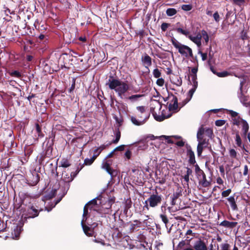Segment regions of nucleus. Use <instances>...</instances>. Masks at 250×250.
<instances>
[{
    "mask_svg": "<svg viewBox=\"0 0 250 250\" xmlns=\"http://www.w3.org/2000/svg\"><path fill=\"white\" fill-rule=\"evenodd\" d=\"M97 203L96 199H94L89 202L86 204L83 208V218L81 221V225L83 229V231L85 234L89 236L92 235L93 231L91 229V228H94L97 227L98 224L96 223H94L92 225L87 223L88 225L90 226V227L85 225V222L86 221L87 217L89 216V210L91 211L92 210H96Z\"/></svg>",
    "mask_w": 250,
    "mask_h": 250,
    "instance_id": "1",
    "label": "nucleus"
},
{
    "mask_svg": "<svg viewBox=\"0 0 250 250\" xmlns=\"http://www.w3.org/2000/svg\"><path fill=\"white\" fill-rule=\"evenodd\" d=\"M110 89L114 90L119 97L123 98L125 93L128 90V84L124 81L110 77L106 83Z\"/></svg>",
    "mask_w": 250,
    "mask_h": 250,
    "instance_id": "2",
    "label": "nucleus"
},
{
    "mask_svg": "<svg viewBox=\"0 0 250 250\" xmlns=\"http://www.w3.org/2000/svg\"><path fill=\"white\" fill-rule=\"evenodd\" d=\"M110 89L114 90L119 97L123 98L125 93L128 90V84L124 81L110 77L106 83Z\"/></svg>",
    "mask_w": 250,
    "mask_h": 250,
    "instance_id": "3",
    "label": "nucleus"
},
{
    "mask_svg": "<svg viewBox=\"0 0 250 250\" xmlns=\"http://www.w3.org/2000/svg\"><path fill=\"white\" fill-rule=\"evenodd\" d=\"M157 105L154 108L157 107V108L161 109L162 107V105L160 103L156 102ZM178 107V99L176 97H173L172 98V100L170 101V103L168 105V110L166 108V110H163L161 113V114H158L155 111V109H154L152 111V114L154 116L155 119L158 121H162L165 119L168 118L171 116V114H169L168 115H166L165 114L166 111H175L177 110Z\"/></svg>",
    "mask_w": 250,
    "mask_h": 250,
    "instance_id": "4",
    "label": "nucleus"
},
{
    "mask_svg": "<svg viewBox=\"0 0 250 250\" xmlns=\"http://www.w3.org/2000/svg\"><path fill=\"white\" fill-rule=\"evenodd\" d=\"M171 42L172 45L176 48L179 53L186 58L192 57L193 54L192 49L188 46L182 44L174 38L171 39Z\"/></svg>",
    "mask_w": 250,
    "mask_h": 250,
    "instance_id": "5",
    "label": "nucleus"
},
{
    "mask_svg": "<svg viewBox=\"0 0 250 250\" xmlns=\"http://www.w3.org/2000/svg\"><path fill=\"white\" fill-rule=\"evenodd\" d=\"M204 129L203 127H200L197 133V139L198 142L197 150L198 156L201 155L203 149L208 147V139L204 136Z\"/></svg>",
    "mask_w": 250,
    "mask_h": 250,
    "instance_id": "6",
    "label": "nucleus"
},
{
    "mask_svg": "<svg viewBox=\"0 0 250 250\" xmlns=\"http://www.w3.org/2000/svg\"><path fill=\"white\" fill-rule=\"evenodd\" d=\"M162 198V195L159 194L157 192H156L155 194H151L145 201L144 208L148 210L149 207L155 208L157 207L161 204Z\"/></svg>",
    "mask_w": 250,
    "mask_h": 250,
    "instance_id": "7",
    "label": "nucleus"
},
{
    "mask_svg": "<svg viewBox=\"0 0 250 250\" xmlns=\"http://www.w3.org/2000/svg\"><path fill=\"white\" fill-rule=\"evenodd\" d=\"M137 109L140 112L141 114L144 115V117H140L141 119L138 120L134 117H131V121L132 123L136 125H141L145 123L147 119L148 118V114L146 113L145 107L144 106H140L137 107Z\"/></svg>",
    "mask_w": 250,
    "mask_h": 250,
    "instance_id": "8",
    "label": "nucleus"
},
{
    "mask_svg": "<svg viewBox=\"0 0 250 250\" xmlns=\"http://www.w3.org/2000/svg\"><path fill=\"white\" fill-rule=\"evenodd\" d=\"M197 76L195 75H191V81L190 83L192 84V88L189 90L188 93V97H187L186 99L184 100V102L182 104V106L186 104L187 103H188L190 99H191L192 95L194 92L196 90V89L198 86V82L197 81Z\"/></svg>",
    "mask_w": 250,
    "mask_h": 250,
    "instance_id": "9",
    "label": "nucleus"
},
{
    "mask_svg": "<svg viewBox=\"0 0 250 250\" xmlns=\"http://www.w3.org/2000/svg\"><path fill=\"white\" fill-rule=\"evenodd\" d=\"M228 112L231 117L232 122L233 125L239 126L240 124H243V127L246 128V124L244 122V120L239 116L238 113L231 110H228Z\"/></svg>",
    "mask_w": 250,
    "mask_h": 250,
    "instance_id": "10",
    "label": "nucleus"
},
{
    "mask_svg": "<svg viewBox=\"0 0 250 250\" xmlns=\"http://www.w3.org/2000/svg\"><path fill=\"white\" fill-rule=\"evenodd\" d=\"M193 246L195 250H208L207 244L203 240L200 238L195 241Z\"/></svg>",
    "mask_w": 250,
    "mask_h": 250,
    "instance_id": "11",
    "label": "nucleus"
},
{
    "mask_svg": "<svg viewBox=\"0 0 250 250\" xmlns=\"http://www.w3.org/2000/svg\"><path fill=\"white\" fill-rule=\"evenodd\" d=\"M212 72L215 75H216L219 77H226L229 76H234L236 77L240 78V76L238 75L234 71H223L221 72H216L215 70L213 69H211Z\"/></svg>",
    "mask_w": 250,
    "mask_h": 250,
    "instance_id": "12",
    "label": "nucleus"
},
{
    "mask_svg": "<svg viewBox=\"0 0 250 250\" xmlns=\"http://www.w3.org/2000/svg\"><path fill=\"white\" fill-rule=\"evenodd\" d=\"M112 162L110 160H107L104 159L102 162L101 167L105 169L111 176H113V169L110 167Z\"/></svg>",
    "mask_w": 250,
    "mask_h": 250,
    "instance_id": "13",
    "label": "nucleus"
},
{
    "mask_svg": "<svg viewBox=\"0 0 250 250\" xmlns=\"http://www.w3.org/2000/svg\"><path fill=\"white\" fill-rule=\"evenodd\" d=\"M26 218H34L39 214L38 210L33 206L28 207L25 214Z\"/></svg>",
    "mask_w": 250,
    "mask_h": 250,
    "instance_id": "14",
    "label": "nucleus"
},
{
    "mask_svg": "<svg viewBox=\"0 0 250 250\" xmlns=\"http://www.w3.org/2000/svg\"><path fill=\"white\" fill-rule=\"evenodd\" d=\"M78 172L79 171L76 173L71 172L69 173L64 171L62 173V179L65 182H70L74 179Z\"/></svg>",
    "mask_w": 250,
    "mask_h": 250,
    "instance_id": "15",
    "label": "nucleus"
},
{
    "mask_svg": "<svg viewBox=\"0 0 250 250\" xmlns=\"http://www.w3.org/2000/svg\"><path fill=\"white\" fill-rule=\"evenodd\" d=\"M141 61L146 68H148L152 64V59L147 54H144L141 58Z\"/></svg>",
    "mask_w": 250,
    "mask_h": 250,
    "instance_id": "16",
    "label": "nucleus"
},
{
    "mask_svg": "<svg viewBox=\"0 0 250 250\" xmlns=\"http://www.w3.org/2000/svg\"><path fill=\"white\" fill-rule=\"evenodd\" d=\"M188 38L194 42L198 47L201 46L202 36L200 34H198L196 36H188Z\"/></svg>",
    "mask_w": 250,
    "mask_h": 250,
    "instance_id": "17",
    "label": "nucleus"
},
{
    "mask_svg": "<svg viewBox=\"0 0 250 250\" xmlns=\"http://www.w3.org/2000/svg\"><path fill=\"white\" fill-rule=\"evenodd\" d=\"M237 223L235 222H229L227 220L222 221L220 225L228 228H233L236 226Z\"/></svg>",
    "mask_w": 250,
    "mask_h": 250,
    "instance_id": "18",
    "label": "nucleus"
},
{
    "mask_svg": "<svg viewBox=\"0 0 250 250\" xmlns=\"http://www.w3.org/2000/svg\"><path fill=\"white\" fill-rule=\"evenodd\" d=\"M196 233L193 232L191 229H188L185 234V240L190 242L194 237H195Z\"/></svg>",
    "mask_w": 250,
    "mask_h": 250,
    "instance_id": "19",
    "label": "nucleus"
},
{
    "mask_svg": "<svg viewBox=\"0 0 250 250\" xmlns=\"http://www.w3.org/2000/svg\"><path fill=\"white\" fill-rule=\"evenodd\" d=\"M21 231V228L17 226L12 233V238L13 239H18Z\"/></svg>",
    "mask_w": 250,
    "mask_h": 250,
    "instance_id": "20",
    "label": "nucleus"
},
{
    "mask_svg": "<svg viewBox=\"0 0 250 250\" xmlns=\"http://www.w3.org/2000/svg\"><path fill=\"white\" fill-rule=\"evenodd\" d=\"M186 174L183 176V178L188 185V183L189 181V176L191 175L192 171L188 167H186Z\"/></svg>",
    "mask_w": 250,
    "mask_h": 250,
    "instance_id": "21",
    "label": "nucleus"
},
{
    "mask_svg": "<svg viewBox=\"0 0 250 250\" xmlns=\"http://www.w3.org/2000/svg\"><path fill=\"white\" fill-rule=\"evenodd\" d=\"M199 181V184L203 187H208L210 185V182L207 180L206 175H203V177L200 178Z\"/></svg>",
    "mask_w": 250,
    "mask_h": 250,
    "instance_id": "22",
    "label": "nucleus"
},
{
    "mask_svg": "<svg viewBox=\"0 0 250 250\" xmlns=\"http://www.w3.org/2000/svg\"><path fill=\"white\" fill-rule=\"evenodd\" d=\"M235 141L236 142V144L238 146H239L241 148L244 147V146L243 145L242 143L241 138L238 132H237L236 133Z\"/></svg>",
    "mask_w": 250,
    "mask_h": 250,
    "instance_id": "23",
    "label": "nucleus"
},
{
    "mask_svg": "<svg viewBox=\"0 0 250 250\" xmlns=\"http://www.w3.org/2000/svg\"><path fill=\"white\" fill-rule=\"evenodd\" d=\"M71 165L69 160L66 158H63L60 161V167H67Z\"/></svg>",
    "mask_w": 250,
    "mask_h": 250,
    "instance_id": "24",
    "label": "nucleus"
},
{
    "mask_svg": "<svg viewBox=\"0 0 250 250\" xmlns=\"http://www.w3.org/2000/svg\"><path fill=\"white\" fill-rule=\"evenodd\" d=\"M228 201L230 203L231 208L233 210H235L237 208V206L235 203L234 197L233 196H230L228 199Z\"/></svg>",
    "mask_w": 250,
    "mask_h": 250,
    "instance_id": "25",
    "label": "nucleus"
},
{
    "mask_svg": "<svg viewBox=\"0 0 250 250\" xmlns=\"http://www.w3.org/2000/svg\"><path fill=\"white\" fill-rule=\"evenodd\" d=\"M172 83L177 86H180L182 85V81L180 77L176 76L172 78Z\"/></svg>",
    "mask_w": 250,
    "mask_h": 250,
    "instance_id": "26",
    "label": "nucleus"
},
{
    "mask_svg": "<svg viewBox=\"0 0 250 250\" xmlns=\"http://www.w3.org/2000/svg\"><path fill=\"white\" fill-rule=\"evenodd\" d=\"M204 136H207L209 138H211L212 136L213 135V131L212 130L209 128H204Z\"/></svg>",
    "mask_w": 250,
    "mask_h": 250,
    "instance_id": "27",
    "label": "nucleus"
},
{
    "mask_svg": "<svg viewBox=\"0 0 250 250\" xmlns=\"http://www.w3.org/2000/svg\"><path fill=\"white\" fill-rule=\"evenodd\" d=\"M143 96V95L136 94L129 96L128 99L132 102H134L138 101L141 97Z\"/></svg>",
    "mask_w": 250,
    "mask_h": 250,
    "instance_id": "28",
    "label": "nucleus"
},
{
    "mask_svg": "<svg viewBox=\"0 0 250 250\" xmlns=\"http://www.w3.org/2000/svg\"><path fill=\"white\" fill-rule=\"evenodd\" d=\"M217 250H230V245L227 243H222L218 247Z\"/></svg>",
    "mask_w": 250,
    "mask_h": 250,
    "instance_id": "29",
    "label": "nucleus"
},
{
    "mask_svg": "<svg viewBox=\"0 0 250 250\" xmlns=\"http://www.w3.org/2000/svg\"><path fill=\"white\" fill-rule=\"evenodd\" d=\"M244 122L246 123V128H244L243 127V124H240V126L239 127H241L242 128V131L243 132V133L244 134V135L246 136L248 130H249V125L248 124V123L246 121L244 120Z\"/></svg>",
    "mask_w": 250,
    "mask_h": 250,
    "instance_id": "30",
    "label": "nucleus"
},
{
    "mask_svg": "<svg viewBox=\"0 0 250 250\" xmlns=\"http://www.w3.org/2000/svg\"><path fill=\"white\" fill-rule=\"evenodd\" d=\"M177 13V10L174 8H168L166 10V14L168 16H172Z\"/></svg>",
    "mask_w": 250,
    "mask_h": 250,
    "instance_id": "31",
    "label": "nucleus"
},
{
    "mask_svg": "<svg viewBox=\"0 0 250 250\" xmlns=\"http://www.w3.org/2000/svg\"><path fill=\"white\" fill-rule=\"evenodd\" d=\"M200 34L202 37H203L206 43L207 44L209 41V37L207 32L205 30H203L201 31V34Z\"/></svg>",
    "mask_w": 250,
    "mask_h": 250,
    "instance_id": "32",
    "label": "nucleus"
},
{
    "mask_svg": "<svg viewBox=\"0 0 250 250\" xmlns=\"http://www.w3.org/2000/svg\"><path fill=\"white\" fill-rule=\"evenodd\" d=\"M188 155L189 157L190 163H191V164L194 163L195 162V157H194V152L190 150L188 152Z\"/></svg>",
    "mask_w": 250,
    "mask_h": 250,
    "instance_id": "33",
    "label": "nucleus"
},
{
    "mask_svg": "<svg viewBox=\"0 0 250 250\" xmlns=\"http://www.w3.org/2000/svg\"><path fill=\"white\" fill-rule=\"evenodd\" d=\"M176 31L178 33H181V34H182L183 35H184L186 36L187 37H188V36H190L189 35V32L187 30H184L182 28H178L176 29Z\"/></svg>",
    "mask_w": 250,
    "mask_h": 250,
    "instance_id": "34",
    "label": "nucleus"
},
{
    "mask_svg": "<svg viewBox=\"0 0 250 250\" xmlns=\"http://www.w3.org/2000/svg\"><path fill=\"white\" fill-rule=\"evenodd\" d=\"M115 136V139L113 140L111 143L116 144L118 143L121 137V133L119 130L116 132Z\"/></svg>",
    "mask_w": 250,
    "mask_h": 250,
    "instance_id": "35",
    "label": "nucleus"
},
{
    "mask_svg": "<svg viewBox=\"0 0 250 250\" xmlns=\"http://www.w3.org/2000/svg\"><path fill=\"white\" fill-rule=\"evenodd\" d=\"M36 130L38 134L39 137H42L43 136V134L42 132L41 128L38 124H36Z\"/></svg>",
    "mask_w": 250,
    "mask_h": 250,
    "instance_id": "36",
    "label": "nucleus"
},
{
    "mask_svg": "<svg viewBox=\"0 0 250 250\" xmlns=\"http://www.w3.org/2000/svg\"><path fill=\"white\" fill-rule=\"evenodd\" d=\"M95 160L93 157L90 159L86 158L84 160V164L87 166L91 165Z\"/></svg>",
    "mask_w": 250,
    "mask_h": 250,
    "instance_id": "37",
    "label": "nucleus"
},
{
    "mask_svg": "<svg viewBox=\"0 0 250 250\" xmlns=\"http://www.w3.org/2000/svg\"><path fill=\"white\" fill-rule=\"evenodd\" d=\"M153 75L155 78H159L161 75V73L158 69L156 68L153 71Z\"/></svg>",
    "mask_w": 250,
    "mask_h": 250,
    "instance_id": "38",
    "label": "nucleus"
},
{
    "mask_svg": "<svg viewBox=\"0 0 250 250\" xmlns=\"http://www.w3.org/2000/svg\"><path fill=\"white\" fill-rule=\"evenodd\" d=\"M181 8L183 10L188 11L191 10L192 7L190 4H184L182 6Z\"/></svg>",
    "mask_w": 250,
    "mask_h": 250,
    "instance_id": "39",
    "label": "nucleus"
},
{
    "mask_svg": "<svg viewBox=\"0 0 250 250\" xmlns=\"http://www.w3.org/2000/svg\"><path fill=\"white\" fill-rule=\"evenodd\" d=\"M160 218H161L162 221L165 223L166 226L167 227V224L168 223V220L165 214H160Z\"/></svg>",
    "mask_w": 250,
    "mask_h": 250,
    "instance_id": "40",
    "label": "nucleus"
},
{
    "mask_svg": "<svg viewBox=\"0 0 250 250\" xmlns=\"http://www.w3.org/2000/svg\"><path fill=\"white\" fill-rule=\"evenodd\" d=\"M226 123L225 120H218L215 121V125L217 126H221L223 125Z\"/></svg>",
    "mask_w": 250,
    "mask_h": 250,
    "instance_id": "41",
    "label": "nucleus"
},
{
    "mask_svg": "<svg viewBox=\"0 0 250 250\" xmlns=\"http://www.w3.org/2000/svg\"><path fill=\"white\" fill-rule=\"evenodd\" d=\"M101 153V151L100 150L97 148L94 150V153L92 157L94 159H96V158L100 155Z\"/></svg>",
    "mask_w": 250,
    "mask_h": 250,
    "instance_id": "42",
    "label": "nucleus"
},
{
    "mask_svg": "<svg viewBox=\"0 0 250 250\" xmlns=\"http://www.w3.org/2000/svg\"><path fill=\"white\" fill-rule=\"evenodd\" d=\"M229 155L232 158H236L237 156V152L234 149H230L229 151Z\"/></svg>",
    "mask_w": 250,
    "mask_h": 250,
    "instance_id": "43",
    "label": "nucleus"
},
{
    "mask_svg": "<svg viewBox=\"0 0 250 250\" xmlns=\"http://www.w3.org/2000/svg\"><path fill=\"white\" fill-rule=\"evenodd\" d=\"M231 190L230 189H227L226 190L223 191L222 192V196L223 197H227L231 193Z\"/></svg>",
    "mask_w": 250,
    "mask_h": 250,
    "instance_id": "44",
    "label": "nucleus"
},
{
    "mask_svg": "<svg viewBox=\"0 0 250 250\" xmlns=\"http://www.w3.org/2000/svg\"><path fill=\"white\" fill-rule=\"evenodd\" d=\"M33 179H34V181H33L32 185H36L39 181V178L38 174L35 175H32Z\"/></svg>",
    "mask_w": 250,
    "mask_h": 250,
    "instance_id": "45",
    "label": "nucleus"
},
{
    "mask_svg": "<svg viewBox=\"0 0 250 250\" xmlns=\"http://www.w3.org/2000/svg\"><path fill=\"white\" fill-rule=\"evenodd\" d=\"M164 83L165 81L163 78H159L156 81L157 85L160 86H162L164 85Z\"/></svg>",
    "mask_w": 250,
    "mask_h": 250,
    "instance_id": "46",
    "label": "nucleus"
},
{
    "mask_svg": "<svg viewBox=\"0 0 250 250\" xmlns=\"http://www.w3.org/2000/svg\"><path fill=\"white\" fill-rule=\"evenodd\" d=\"M213 18L214 20L217 22H218L220 21V16L217 12H216L214 13L213 15Z\"/></svg>",
    "mask_w": 250,
    "mask_h": 250,
    "instance_id": "47",
    "label": "nucleus"
},
{
    "mask_svg": "<svg viewBox=\"0 0 250 250\" xmlns=\"http://www.w3.org/2000/svg\"><path fill=\"white\" fill-rule=\"evenodd\" d=\"M131 155H132V153H131V151L130 150H127L125 154V157L127 159H130V158H131Z\"/></svg>",
    "mask_w": 250,
    "mask_h": 250,
    "instance_id": "48",
    "label": "nucleus"
},
{
    "mask_svg": "<svg viewBox=\"0 0 250 250\" xmlns=\"http://www.w3.org/2000/svg\"><path fill=\"white\" fill-rule=\"evenodd\" d=\"M196 173L198 176V178L199 179L200 178H202L203 177V175H206L204 173V171L202 170H201L200 171L197 172Z\"/></svg>",
    "mask_w": 250,
    "mask_h": 250,
    "instance_id": "49",
    "label": "nucleus"
},
{
    "mask_svg": "<svg viewBox=\"0 0 250 250\" xmlns=\"http://www.w3.org/2000/svg\"><path fill=\"white\" fill-rule=\"evenodd\" d=\"M233 2L238 5H241L245 2V0H232Z\"/></svg>",
    "mask_w": 250,
    "mask_h": 250,
    "instance_id": "50",
    "label": "nucleus"
},
{
    "mask_svg": "<svg viewBox=\"0 0 250 250\" xmlns=\"http://www.w3.org/2000/svg\"><path fill=\"white\" fill-rule=\"evenodd\" d=\"M111 143H109L107 145H102L99 147H97L100 151L102 152L103 150L105 149L109 145H110Z\"/></svg>",
    "mask_w": 250,
    "mask_h": 250,
    "instance_id": "51",
    "label": "nucleus"
},
{
    "mask_svg": "<svg viewBox=\"0 0 250 250\" xmlns=\"http://www.w3.org/2000/svg\"><path fill=\"white\" fill-rule=\"evenodd\" d=\"M168 27V24L167 23H163L161 25V29L163 31H165Z\"/></svg>",
    "mask_w": 250,
    "mask_h": 250,
    "instance_id": "52",
    "label": "nucleus"
},
{
    "mask_svg": "<svg viewBox=\"0 0 250 250\" xmlns=\"http://www.w3.org/2000/svg\"><path fill=\"white\" fill-rule=\"evenodd\" d=\"M124 148H125V145H121V146L116 147L114 149V151H121L124 150Z\"/></svg>",
    "mask_w": 250,
    "mask_h": 250,
    "instance_id": "53",
    "label": "nucleus"
},
{
    "mask_svg": "<svg viewBox=\"0 0 250 250\" xmlns=\"http://www.w3.org/2000/svg\"><path fill=\"white\" fill-rule=\"evenodd\" d=\"M175 144L178 146L180 147L183 146L185 145L184 142H183L182 140L178 141L177 142L175 143Z\"/></svg>",
    "mask_w": 250,
    "mask_h": 250,
    "instance_id": "54",
    "label": "nucleus"
},
{
    "mask_svg": "<svg viewBox=\"0 0 250 250\" xmlns=\"http://www.w3.org/2000/svg\"><path fill=\"white\" fill-rule=\"evenodd\" d=\"M160 137H164V138H165L166 139H167V142L168 143H174V142L170 138V136H161Z\"/></svg>",
    "mask_w": 250,
    "mask_h": 250,
    "instance_id": "55",
    "label": "nucleus"
},
{
    "mask_svg": "<svg viewBox=\"0 0 250 250\" xmlns=\"http://www.w3.org/2000/svg\"><path fill=\"white\" fill-rule=\"evenodd\" d=\"M132 224L136 226L137 227H140L142 223L138 220H135Z\"/></svg>",
    "mask_w": 250,
    "mask_h": 250,
    "instance_id": "56",
    "label": "nucleus"
},
{
    "mask_svg": "<svg viewBox=\"0 0 250 250\" xmlns=\"http://www.w3.org/2000/svg\"><path fill=\"white\" fill-rule=\"evenodd\" d=\"M115 151H114V149L111 151L110 153H109L107 156L105 158V159H107L108 158H111L113 157V155L114 154Z\"/></svg>",
    "mask_w": 250,
    "mask_h": 250,
    "instance_id": "57",
    "label": "nucleus"
},
{
    "mask_svg": "<svg viewBox=\"0 0 250 250\" xmlns=\"http://www.w3.org/2000/svg\"><path fill=\"white\" fill-rule=\"evenodd\" d=\"M229 70H237L238 69V67L237 65H232L231 66H230L229 68H228Z\"/></svg>",
    "mask_w": 250,
    "mask_h": 250,
    "instance_id": "58",
    "label": "nucleus"
},
{
    "mask_svg": "<svg viewBox=\"0 0 250 250\" xmlns=\"http://www.w3.org/2000/svg\"><path fill=\"white\" fill-rule=\"evenodd\" d=\"M201 56L203 61H205L207 59V54L201 53Z\"/></svg>",
    "mask_w": 250,
    "mask_h": 250,
    "instance_id": "59",
    "label": "nucleus"
},
{
    "mask_svg": "<svg viewBox=\"0 0 250 250\" xmlns=\"http://www.w3.org/2000/svg\"><path fill=\"white\" fill-rule=\"evenodd\" d=\"M186 244V242L185 241H182L181 242H180L178 245V247L180 248H182L183 247H184V246Z\"/></svg>",
    "mask_w": 250,
    "mask_h": 250,
    "instance_id": "60",
    "label": "nucleus"
},
{
    "mask_svg": "<svg viewBox=\"0 0 250 250\" xmlns=\"http://www.w3.org/2000/svg\"><path fill=\"white\" fill-rule=\"evenodd\" d=\"M56 194V190H53L51 191V194L49 195V198H52L54 197Z\"/></svg>",
    "mask_w": 250,
    "mask_h": 250,
    "instance_id": "61",
    "label": "nucleus"
},
{
    "mask_svg": "<svg viewBox=\"0 0 250 250\" xmlns=\"http://www.w3.org/2000/svg\"><path fill=\"white\" fill-rule=\"evenodd\" d=\"M248 167L247 165H246L244 167V170L243 174L244 175H247L248 174Z\"/></svg>",
    "mask_w": 250,
    "mask_h": 250,
    "instance_id": "62",
    "label": "nucleus"
},
{
    "mask_svg": "<svg viewBox=\"0 0 250 250\" xmlns=\"http://www.w3.org/2000/svg\"><path fill=\"white\" fill-rule=\"evenodd\" d=\"M216 182L218 184L221 185L223 183V181L220 177L217 178L216 180Z\"/></svg>",
    "mask_w": 250,
    "mask_h": 250,
    "instance_id": "63",
    "label": "nucleus"
},
{
    "mask_svg": "<svg viewBox=\"0 0 250 250\" xmlns=\"http://www.w3.org/2000/svg\"><path fill=\"white\" fill-rule=\"evenodd\" d=\"M12 75L16 76L17 77H18L21 76V74H20V72L17 71H14V72H13Z\"/></svg>",
    "mask_w": 250,
    "mask_h": 250,
    "instance_id": "64",
    "label": "nucleus"
}]
</instances>
